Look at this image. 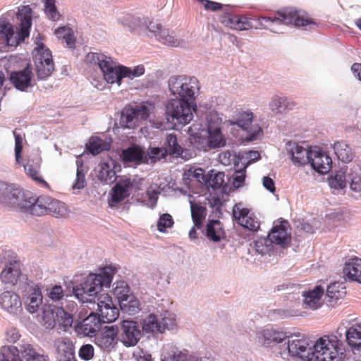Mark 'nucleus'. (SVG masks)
Instances as JSON below:
<instances>
[{
  "mask_svg": "<svg viewBox=\"0 0 361 361\" xmlns=\"http://www.w3.org/2000/svg\"><path fill=\"white\" fill-rule=\"evenodd\" d=\"M221 23L226 27L236 30H247L252 28L269 29L274 24H293L296 27L310 29L317 27V23L305 14H300L292 8L278 11L274 16H259L257 18H248L238 15H228L223 17Z\"/></svg>",
  "mask_w": 361,
  "mask_h": 361,
  "instance_id": "nucleus-1",
  "label": "nucleus"
},
{
  "mask_svg": "<svg viewBox=\"0 0 361 361\" xmlns=\"http://www.w3.org/2000/svg\"><path fill=\"white\" fill-rule=\"evenodd\" d=\"M115 269L104 267L99 274H91L79 286L73 288L75 297L82 303L91 302L102 287H109Z\"/></svg>",
  "mask_w": 361,
  "mask_h": 361,
  "instance_id": "nucleus-2",
  "label": "nucleus"
},
{
  "mask_svg": "<svg viewBox=\"0 0 361 361\" xmlns=\"http://www.w3.org/2000/svg\"><path fill=\"white\" fill-rule=\"evenodd\" d=\"M17 18L20 21V30L14 33L12 25L4 20H0V44L9 47H16L29 36L32 25V9L29 6L18 8Z\"/></svg>",
  "mask_w": 361,
  "mask_h": 361,
  "instance_id": "nucleus-3",
  "label": "nucleus"
},
{
  "mask_svg": "<svg viewBox=\"0 0 361 361\" xmlns=\"http://www.w3.org/2000/svg\"><path fill=\"white\" fill-rule=\"evenodd\" d=\"M313 348L312 357H314V361H342L345 356L342 341L334 334L320 337Z\"/></svg>",
  "mask_w": 361,
  "mask_h": 361,
  "instance_id": "nucleus-4",
  "label": "nucleus"
},
{
  "mask_svg": "<svg viewBox=\"0 0 361 361\" xmlns=\"http://www.w3.org/2000/svg\"><path fill=\"white\" fill-rule=\"evenodd\" d=\"M87 63L97 65L101 69L104 80L118 85L123 78L131 76V69L126 66H116L111 57L103 54L90 52L85 56Z\"/></svg>",
  "mask_w": 361,
  "mask_h": 361,
  "instance_id": "nucleus-5",
  "label": "nucleus"
},
{
  "mask_svg": "<svg viewBox=\"0 0 361 361\" xmlns=\"http://www.w3.org/2000/svg\"><path fill=\"white\" fill-rule=\"evenodd\" d=\"M169 88L178 101L195 104L200 90V84L195 77L186 75L172 76L169 80Z\"/></svg>",
  "mask_w": 361,
  "mask_h": 361,
  "instance_id": "nucleus-6",
  "label": "nucleus"
},
{
  "mask_svg": "<svg viewBox=\"0 0 361 361\" xmlns=\"http://www.w3.org/2000/svg\"><path fill=\"white\" fill-rule=\"evenodd\" d=\"M196 104H192L178 99H170L166 106V116L174 128L182 127L188 124L193 118L192 109Z\"/></svg>",
  "mask_w": 361,
  "mask_h": 361,
  "instance_id": "nucleus-7",
  "label": "nucleus"
},
{
  "mask_svg": "<svg viewBox=\"0 0 361 361\" xmlns=\"http://www.w3.org/2000/svg\"><path fill=\"white\" fill-rule=\"evenodd\" d=\"M30 194H25L13 184L0 182V203L26 212Z\"/></svg>",
  "mask_w": 361,
  "mask_h": 361,
  "instance_id": "nucleus-8",
  "label": "nucleus"
},
{
  "mask_svg": "<svg viewBox=\"0 0 361 361\" xmlns=\"http://www.w3.org/2000/svg\"><path fill=\"white\" fill-rule=\"evenodd\" d=\"M33 61L39 79L44 80L50 76L54 70L51 51L42 42L32 51Z\"/></svg>",
  "mask_w": 361,
  "mask_h": 361,
  "instance_id": "nucleus-9",
  "label": "nucleus"
},
{
  "mask_svg": "<svg viewBox=\"0 0 361 361\" xmlns=\"http://www.w3.org/2000/svg\"><path fill=\"white\" fill-rule=\"evenodd\" d=\"M191 142L193 143L196 147L203 151H208L210 149L224 147L226 144V140L221 133L219 128L214 129L209 128V136L207 138L205 137L198 135V133L190 134Z\"/></svg>",
  "mask_w": 361,
  "mask_h": 361,
  "instance_id": "nucleus-10",
  "label": "nucleus"
},
{
  "mask_svg": "<svg viewBox=\"0 0 361 361\" xmlns=\"http://www.w3.org/2000/svg\"><path fill=\"white\" fill-rule=\"evenodd\" d=\"M149 114V109L145 105H127L121 111V123L124 128H133L140 121L147 120Z\"/></svg>",
  "mask_w": 361,
  "mask_h": 361,
  "instance_id": "nucleus-11",
  "label": "nucleus"
},
{
  "mask_svg": "<svg viewBox=\"0 0 361 361\" xmlns=\"http://www.w3.org/2000/svg\"><path fill=\"white\" fill-rule=\"evenodd\" d=\"M253 114L250 111H239L233 120L231 125H237L247 132L246 139L249 141L255 140L262 133V128L258 125H252Z\"/></svg>",
  "mask_w": 361,
  "mask_h": 361,
  "instance_id": "nucleus-12",
  "label": "nucleus"
},
{
  "mask_svg": "<svg viewBox=\"0 0 361 361\" xmlns=\"http://www.w3.org/2000/svg\"><path fill=\"white\" fill-rule=\"evenodd\" d=\"M118 333L117 326H106L95 336L94 343L102 350L110 352L118 343Z\"/></svg>",
  "mask_w": 361,
  "mask_h": 361,
  "instance_id": "nucleus-13",
  "label": "nucleus"
},
{
  "mask_svg": "<svg viewBox=\"0 0 361 361\" xmlns=\"http://www.w3.org/2000/svg\"><path fill=\"white\" fill-rule=\"evenodd\" d=\"M288 353L292 356L298 357L304 360H311V346L309 340L301 336H291L287 343Z\"/></svg>",
  "mask_w": 361,
  "mask_h": 361,
  "instance_id": "nucleus-14",
  "label": "nucleus"
},
{
  "mask_svg": "<svg viewBox=\"0 0 361 361\" xmlns=\"http://www.w3.org/2000/svg\"><path fill=\"white\" fill-rule=\"evenodd\" d=\"M97 310L99 318L103 323H111L119 316V310L113 304L108 293H102L97 298Z\"/></svg>",
  "mask_w": 361,
  "mask_h": 361,
  "instance_id": "nucleus-15",
  "label": "nucleus"
},
{
  "mask_svg": "<svg viewBox=\"0 0 361 361\" xmlns=\"http://www.w3.org/2000/svg\"><path fill=\"white\" fill-rule=\"evenodd\" d=\"M233 216L241 226L256 232L259 229L260 222L254 214L243 207L241 203L235 204L233 209Z\"/></svg>",
  "mask_w": 361,
  "mask_h": 361,
  "instance_id": "nucleus-16",
  "label": "nucleus"
},
{
  "mask_svg": "<svg viewBox=\"0 0 361 361\" xmlns=\"http://www.w3.org/2000/svg\"><path fill=\"white\" fill-rule=\"evenodd\" d=\"M141 336L140 326L136 322L123 320L121 341L126 347L135 345Z\"/></svg>",
  "mask_w": 361,
  "mask_h": 361,
  "instance_id": "nucleus-17",
  "label": "nucleus"
},
{
  "mask_svg": "<svg viewBox=\"0 0 361 361\" xmlns=\"http://www.w3.org/2000/svg\"><path fill=\"white\" fill-rule=\"evenodd\" d=\"M100 318L94 313H90L82 322L75 326V331L84 336L92 337L101 327Z\"/></svg>",
  "mask_w": 361,
  "mask_h": 361,
  "instance_id": "nucleus-18",
  "label": "nucleus"
},
{
  "mask_svg": "<svg viewBox=\"0 0 361 361\" xmlns=\"http://www.w3.org/2000/svg\"><path fill=\"white\" fill-rule=\"evenodd\" d=\"M310 163L321 174L327 173L332 166L331 158L320 149L310 150Z\"/></svg>",
  "mask_w": 361,
  "mask_h": 361,
  "instance_id": "nucleus-19",
  "label": "nucleus"
},
{
  "mask_svg": "<svg viewBox=\"0 0 361 361\" xmlns=\"http://www.w3.org/2000/svg\"><path fill=\"white\" fill-rule=\"evenodd\" d=\"M0 307L12 314H17L22 310L20 296L13 291H4L0 295Z\"/></svg>",
  "mask_w": 361,
  "mask_h": 361,
  "instance_id": "nucleus-20",
  "label": "nucleus"
},
{
  "mask_svg": "<svg viewBox=\"0 0 361 361\" xmlns=\"http://www.w3.org/2000/svg\"><path fill=\"white\" fill-rule=\"evenodd\" d=\"M51 201L50 196L42 195L35 198L30 195L26 212L35 216L47 215V207H50Z\"/></svg>",
  "mask_w": 361,
  "mask_h": 361,
  "instance_id": "nucleus-21",
  "label": "nucleus"
},
{
  "mask_svg": "<svg viewBox=\"0 0 361 361\" xmlns=\"http://www.w3.org/2000/svg\"><path fill=\"white\" fill-rule=\"evenodd\" d=\"M129 291V287L124 281L117 282L113 289V293L118 298L121 308L126 311L137 307L138 303L137 301L130 299Z\"/></svg>",
  "mask_w": 361,
  "mask_h": 361,
  "instance_id": "nucleus-22",
  "label": "nucleus"
},
{
  "mask_svg": "<svg viewBox=\"0 0 361 361\" xmlns=\"http://www.w3.org/2000/svg\"><path fill=\"white\" fill-rule=\"evenodd\" d=\"M21 276L20 263L18 260H11L1 271L0 279L2 283L14 286Z\"/></svg>",
  "mask_w": 361,
  "mask_h": 361,
  "instance_id": "nucleus-23",
  "label": "nucleus"
},
{
  "mask_svg": "<svg viewBox=\"0 0 361 361\" xmlns=\"http://www.w3.org/2000/svg\"><path fill=\"white\" fill-rule=\"evenodd\" d=\"M288 222L282 221L279 224H274L271 232L269 234V238L273 243L285 246L290 240V234L288 232Z\"/></svg>",
  "mask_w": 361,
  "mask_h": 361,
  "instance_id": "nucleus-24",
  "label": "nucleus"
},
{
  "mask_svg": "<svg viewBox=\"0 0 361 361\" xmlns=\"http://www.w3.org/2000/svg\"><path fill=\"white\" fill-rule=\"evenodd\" d=\"M132 183L130 178H126L117 183L113 188L109 204L111 207L116 206L130 195V188Z\"/></svg>",
  "mask_w": 361,
  "mask_h": 361,
  "instance_id": "nucleus-25",
  "label": "nucleus"
},
{
  "mask_svg": "<svg viewBox=\"0 0 361 361\" xmlns=\"http://www.w3.org/2000/svg\"><path fill=\"white\" fill-rule=\"evenodd\" d=\"M286 338V333L273 328L263 329L259 336L260 342L266 347H273L282 343Z\"/></svg>",
  "mask_w": 361,
  "mask_h": 361,
  "instance_id": "nucleus-26",
  "label": "nucleus"
},
{
  "mask_svg": "<svg viewBox=\"0 0 361 361\" xmlns=\"http://www.w3.org/2000/svg\"><path fill=\"white\" fill-rule=\"evenodd\" d=\"M324 293V288L319 285L307 292H304V305L306 307L317 310L322 305V297Z\"/></svg>",
  "mask_w": 361,
  "mask_h": 361,
  "instance_id": "nucleus-27",
  "label": "nucleus"
},
{
  "mask_svg": "<svg viewBox=\"0 0 361 361\" xmlns=\"http://www.w3.org/2000/svg\"><path fill=\"white\" fill-rule=\"evenodd\" d=\"M114 165V161L112 159L101 162L98 166L97 178L106 184L114 183L116 179V171L113 169Z\"/></svg>",
  "mask_w": 361,
  "mask_h": 361,
  "instance_id": "nucleus-28",
  "label": "nucleus"
},
{
  "mask_svg": "<svg viewBox=\"0 0 361 361\" xmlns=\"http://www.w3.org/2000/svg\"><path fill=\"white\" fill-rule=\"evenodd\" d=\"M343 273L349 280L361 283V259L353 257L348 259L345 264Z\"/></svg>",
  "mask_w": 361,
  "mask_h": 361,
  "instance_id": "nucleus-29",
  "label": "nucleus"
},
{
  "mask_svg": "<svg viewBox=\"0 0 361 361\" xmlns=\"http://www.w3.org/2000/svg\"><path fill=\"white\" fill-rule=\"evenodd\" d=\"M32 71L29 65L21 71L13 72L11 75V81L20 90H25L30 84Z\"/></svg>",
  "mask_w": 361,
  "mask_h": 361,
  "instance_id": "nucleus-30",
  "label": "nucleus"
},
{
  "mask_svg": "<svg viewBox=\"0 0 361 361\" xmlns=\"http://www.w3.org/2000/svg\"><path fill=\"white\" fill-rule=\"evenodd\" d=\"M289 154L295 164L304 165L310 162V150L298 145L296 143H289Z\"/></svg>",
  "mask_w": 361,
  "mask_h": 361,
  "instance_id": "nucleus-31",
  "label": "nucleus"
},
{
  "mask_svg": "<svg viewBox=\"0 0 361 361\" xmlns=\"http://www.w3.org/2000/svg\"><path fill=\"white\" fill-rule=\"evenodd\" d=\"M122 159L126 162H135L136 164L147 163L145 152L138 145H133L122 151Z\"/></svg>",
  "mask_w": 361,
  "mask_h": 361,
  "instance_id": "nucleus-32",
  "label": "nucleus"
},
{
  "mask_svg": "<svg viewBox=\"0 0 361 361\" xmlns=\"http://www.w3.org/2000/svg\"><path fill=\"white\" fill-rule=\"evenodd\" d=\"M205 235L210 241L219 242L225 238L222 223L219 220L209 221L206 226Z\"/></svg>",
  "mask_w": 361,
  "mask_h": 361,
  "instance_id": "nucleus-33",
  "label": "nucleus"
},
{
  "mask_svg": "<svg viewBox=\"0 0 361 361\" xmlns=\"http://www.w3.org/2000/svg\"><path fill=\"white\" fill-rule=\"evenodd\" d=\"M21 356L25 361H49L47 355L40 353L30 343H23L20 345Z\"/></svg>",
  "mask_w": 361,
  "mask_h": 361,
  "instance_id": "nucleus-34",
  "label": "nucleus"
},
{
  "mask_svg": "<svg viewBox=\"0 0 361 361\" xmlns=\"http://www.w3.org/2000/svg\"><path fill=\"white\" fill-rule=\"evenodd\" d=\"M55 346L58 361L75 355V346L73 342L67 338H61L56 341Z\"/></svg>",
  "mask_w": 361,
  "mask_h": 361,
  "instance_id": "nucleus-35",
  "label": "nucleus"
},
{
  "mask_svg": "<svg viewBox=\"0 0 361 361\" xmlns=\"http://www.w3.org/2000/svg\"><path fill=\"white\" fill-rule=\"evenodd\" d=\"M167 325L166 319L163 318L159 321L156 315L152 314L144 320L142 328L146 332L162 333L167 328Z\"/></svg>",
  "mask_w": 361,
  "mask_h": 361,
  "instance_id": "nucleus-36",
  "label": "nucleus"
},
{
  "mask_svg": "<svg viewBox=\"0 0 361 361\" xmlns=\"http://www.w3.org/2000/svg\"><path fill=\"white\" fill-rule=\"evenodd\" d=\"M57 307H52L50 305H44L41 314L38 315L39 320L46 329H51L56 325V312Z\"/></svg>",
  "mask_w": 361,
  "mask_h": 361,
  "instance_id": "nucleus-37",
  "label": "nucleus"
},
{
  "mask_svg": "<svg viewBox=\"0 0 361 361\" xmlns=\"http://www.w3.org/2000/svg\"><path fill=\"white\" fill-rule=\"evenodd\" d=\"M334 153L339 160L344 163L350 162L354 157V152L345 141H337L334 144Z\"/></svg>",
  "mask_w": 361,
  "mask_h": 361,
  "instance_id": "nucleus-38",
  "label": "nucleus"
},
{
  "mask_svg": "<svg viewBox=\"0 0 361 361\" xmlns=\"http://www.w3.org/2000/svg\"><path fill=\"white\" fill-rule=\"evenodd\" d=\"M296 104L286 97H274L269 103V107L275 114H282L287 110H291Z\"/></svg>",
  "mask_w": 361,
  "mask_h": 361,
  "instance_id": "nucleus-39",
  "label": "nucleus"
},
{
  "mask_svg": "<svg viewBox=\"0 0 361 361\" xmlns=\"http://www.w3.org/2000/svg\"><path fill=\"white\" fill-rule=\"evenodd\" d=\"M25 302L26 308L30 313L37 311L42 303V295L39 287L35 286L30 289L29 296Z\"/></svg>",
  "mask_w": 361,
  "mask_h": 361,
  "instance_id": "nucleus-40",
  "label": "nucleus"
},
{
  "mask_svg": "<svg viewBox=\"0 0 361 361\" xmlns=\"http://www.w3.org/2000/svg\"><path fill=\"white\" fill-rule=\"evenodd\" d=\"M346 294L345 287L342 283L334 282L331 283L326 289L328 302L331 304L336 303L338 300L343 298Z\"/></svg>",
  "mask_w": 361,
  "mask_h": 361,
  "instance_id": "nucleus-41",
  "label": "nucleus"
},
{
  "mask_svg": "<svg viewBox=\"0 0 361 361\" xmlns=\"http://www.w3.org/2000/svg\"><path fill=\"white\" fill-rule=\"evenodd\" d=\"M190 210L192 219L195 226L198 229L201 228L203 221L207 216L206 207L190 202Z\"/></svg>",
  "mask_w": 361,
  "mask_h": 361,
  "instance_id": "nucleus-42",
  "label": "nucleus"
},
{
  "mask_svg": "<svg viewBox=\"0 0 361 361\" xmlns=\"http://www.w3.org/2000/svg\"><path fill=\"white\" fill-rule=\"evenodd\" d=\"M156 39L165 45L173 47H179L182 44V41L176 37L173 32L164 27L159 33L156 34Z\"/></svg>",
  "mask_w": 361,
  "mask_h": 361,
  "instance_id": "nucleus-43",
  "label": "nucleus"
},
{
  "mask_svg": "<svg viewBox=\"0 0 361 361\" xmlns=\"http://www.w3.org/2000/svg\"><path fill=\"white\" fill-rule=\"evenodd\" d=\"M56 324H58L64 331H66L68 328L72 326L73 317L72 314L66 312L63 308H56Z\"/></svg>",
  "mask_w": 361,
  "mask_h": 361,
  "instance_id": "nucleus-44",
  "label": "nucleus"
},
{
  "mask_svg": "<svg viewBox=\"0 0 361 361\" xmlns=\"http://www.w3.org/2000/svg\"><path fill=\"white\" fill-rule=\"evenodd\" d=\"M20 348L4 345L0 350V361H23L19 356Z\"/></svg>",
  "mask_w": 361,
  "mask_h": 361,
  "instance_id": "nucleus-45",
  "label": "nucleus"
},
{
  "mask_svg": "<svg viewBox=\"0 0 361 361\" xmlns=\"http://www.w3.org/2000/svg\"><path fill=\"white\" fill-rule=\"evenodd\" d=\"M109 148V143L99 137H92L87 145V150L93 155L99 154L102 151L108 150Z\"/></svg>",
  "mask_w": 361,
  "mask_h": 361,
  "instance_id": "nucleus-46",
  "label": "nucleus"
},
{
  "mask_svg": "<svg viewBox=\"0 0 361 361\" xmlns=\"http://www.w3.org/2000/svg\"><path fill=\"white\" fill-rule=\"evenodd\" d=\"M346 338L350 345L360 346L361 344V324H356L350 326L346 331Z\"/></svg>",
  "mask_w": 361,
  "mask_h": 361,
  "instance_id": "nucleus-47",
  "label": "nucleus"
},
{
  "mask_svg": "<svg viewBox=\"0 0 361 361\" xmlns=\"http://www.w3.org/2000/svg\"><path fill=\"white\" fill-rule=\"evenodd\" d=\"M39 169L40 166L38 164H34L28 162L25 166V171L27 175H28L33 180L42 185L49 187V184L39 176Z\"/></svg>",
  "mask_w": 361,
  "mask_h": 361,
  "instance_id": "nucleus-48",
  "label": "nucleus"
},
{
  "mask_svg": "<svg viewBox=\"0 0 361 361\" xmlns=\"http://www.w3.org/2000/svg\"><path fill=\"white\" fill-rule=\"evenodd\" d=\"M166 149L168 154L179 156L183 152V148L178 145L177 137L173 134H169L166 137Z\"/></svg>",
  "mask_w": 361,
  "mask_h": 361,
  "instance_id": "nucleus-49",
  "label": "nucleus"
},
{
  "mask_svg": "<svg viewBox=\"0 0 361 361\" xmlns=\"http://www.w3.org/2000/svg\"><path fill=\"white\" fill-rule=\"evenodd\" d=\"M55 34L59 39H63L66 42L68 47H73L75 45V37L73 30L67 27H60L55 31Z\"/></svg>",
  "mask_w": 361,
  "mask_h": 361,
  "instance_id": "nucleus-50",
  "label": "nucleus"
},
{
  "mask_svg": "<svg viewBox=\"0 0 361 361\" xmlns=\"http://www.w3.org/2000/svg\"><path fill=\"white\" fill-rule=\"evenodd\" d=\"M47 215H51L55 217H63L67 214V209L63 203L52 198L51 205L47 207Z\"/></svg>",
  "mask_w": 361,
  "mask_h": 361,
  "instance_id": "nucleus-51",
  "label": "nucleus"
},
{
  "mask_svg": "<svg viewBox=\"0 0 361 361\" xmlns=\"http://www.w3.org/2000/svg\"><path fill=\"white\" fill-rule=\"evenodd\" d=\"M219 159L220 162L225 166H228L233 163L235 167L238 168L239 161L243 159V157H240V154L237 156L229 151H226L219 154Z\"/></svg>",
  "mask_w": 361,
  "mask_h": 361,
  "instance_id": "nucleus-52",
  "label": "nucleus"
},
{
  "mask_svg": "<svg viewBox=\"0 0 361 361\" xmlns=\"http://www.w3.org/2000/svg\"><path fill=\"white\" fill-rule=\"evenodd\" d=\"M224 173L218 172L209 174L206 180V186L207 188H212L213 189L221 188L224 182Z\"/></svg>",
  "mask_w": 361,
  "mask_h": 361,
  "instance_id": "nucleus-53",
  "label": "nucleus"
},
{
  "mask_svg": "<svg viewBox=\"0 0 361 361\" xmlns=\"http://www.w3.org/2000/svg\"><path fill=\"white\" fill-rule=\"evenodd\" d=\"M167 154L165 147H149L145 157H147V161L150 159L152 162H155L165 158Z\"/></svg>",
  "mask_w": 361,
  "mask_h": 361,
  "instance_id": "nucleus-54",
  "label": "nucleus"
},
{
  "mask_svg": "<svg viewBox=\"0 0 361 361\" xmlns=\"http://www.w3.org/2000/svg\"><path fill=\"white\" fill-rule=\"evenodd\" d=\"M173 224L174 221L172 216L168 213L163 214L160 216L157 221V230L161 233H164L166 231L167 228H171Z\"/></svg>",
  "mask_w": 361,
  "mask_h": 361,
  "instance_id": "nucleus-55",
  "label": "nucleus"
},
{
  "mask_svg": "<svg viewBox=\"0 0 361 361\" xmlns=\"http://www.w3.org/2000/svg\"><path fill=\"white\" fill-rule=\"evenodd\" d=\"M329 185L335 189H342L346 186L345 175L344 172L338 171L334 176L329 179Z\"/></svg>",
  "mask_w": 361,
  "mask_h": 361,
  "instance_id": "nucleus-56",
  "label": "nucleus"
},
{
  "mask_svg": "<svg viewBox=\"0 0 361 361\" xmlns=\"http://www.w3.org/2000/svg\"><path fill=\"white\" fill-rule=\"evenodd\" d=\"M44 11L50 19L54 21L59 19L60 14L55 6V0H44Z\"/></svg>",
  "mask_w": 361,
  "mask_h": 361,
  "instance_id": "nucleus-57",
  "label": "nucleus"
},
{
  "mask_svg": "<svg viewBox=\"0 0 361 361\" xmlns=\"http://www.w3.org/2000/svg\"><path fill=\"white\" fill-rule=\"evenodd\" d=\"M94 354V347L91 344H85L79 350V357L84 360L88 361L93 358Z\"/></svg>",
  "mask_w": 361,
  "mask_h": 361,
  "instance_id": "nucleus-58",
  "label": "nucleus"
},
{
  "mask_svg": "<svg viewBox=\"0 0 361 361\" xmlns=\"http://www.w3.org/2000/svg\"><path fill=\"white\" fill-rule=\"evenodd\" d=\"M161 361H200L198 358L190 357L188 358L187 355L183 353H178V355H171L166 357L165 355L161 354Z\"/></svg>",
  "mask_w": 361,
  "mask_h": 361,
  "instance_id": "nucleus-59",
  "label": "nucleus"
},
{
  "mask_svg": "<svg viewBox=\"0 0 361 361\" xmlns=\"http://www.w3.org/2000/svg\"><path fill=\"white\" fill-rule=\"evenodd\" d=\"M205 10L211 11H217L222 8V4L210 0H196Z\"/></svg>",
  "mask_w": 361,
  "mask_h": 361,
  "instance_id": "nucleus-60",
  "label": "nucleus"
},
{
  "mask_svg": "<svg viewBox=\"0 0 361 361\" xmlns=\"http://www.w3.org/2000/svg\"><path fill=\"white\" fill-rule=\"evenodd\" d=\"M247 166H243V168H235L236 176L234 178L233 185L236 188H239L243 185L245 178V169Z\"/></svg>",
  "mask_w": 361,
  "mask_h": 361,
  "instance_id": "nucleus-61",
  "label": "nucleus"
},
{
  "mask_svg": "<svg viewBox=\"0 0 361 361\" xmlns=\"http://www.w3.org/2000/svg\"><path fill=\"white\" fill-rule=\"evenodd\" d=\"M13 135L15 137V155L16 161H18L23 150V137L18 134L16 130L13 131Z\"/></svg>",
  "mask_w": 361,
  "mask_h": 361,
  "instance_id": "nucleus-62",
  "label": "nucleus"
},
{
  "mask_svg": "<svg viewBox=\"0 0 361 361\" xmlns=\"http://www.w3.org/2000/svg\"><path fill=\"white\" fill-rule=\"evenodd\" d=\"M85 173H83V171L82 169L78 168L76 178L73 185V189H82L85 187Z\"/></svg>",
  "mask_w": 361,
  "mask_h": 361,
  "instance_id": "nucleus-63",
  "label": "nucleus"
},
{
  "mask_svg": "<svg viewBox=\"0 0 361 361\" xmlns=\"http://www.w3.org/2000/svg\"><path fill=\"white\" fill-rule=\"evenodd\" d=\"M64 295L63 290L60 286H54L51 288L49 297L54 301H59L63 298Z\"/></svg>",
  "mask_w": 361,
  "mask_h": 361,
  "instance_id": "nucleus-64",
  "label": "nucleus"
}]
</instances>
